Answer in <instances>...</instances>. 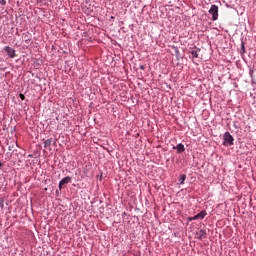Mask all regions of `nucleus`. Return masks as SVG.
<instances>
[{
    "mask_svg": "<svg viewBox=\"0 0 256 256\" xmlns=\"http://www.w3.org/2000/svg\"><path fill=\"white\" fill-rule=\"evenodd\" d=\"M233 141H235V139L231 133L225 132L223 145H225V147H231V145H233Z\"/></svg>",
    "mask_w": 256,
    "mask_h": 256,
    "instance_id": "obj_1",
    "label": "nucleus"
},
{
    "mask_svg": "<svg viewBox=\"0 0 256 256\" xmlns=\"http://www.w3.org/2000/svg\"><path fill=\"white\" fill-rule=\"evenodd\" d=\"M209 13L212 15V21H217V19H219V6L212 5Z\"/></svg>",
    "mask_w": 256,
    "mask_h": 256,
    "instance_id": "obj_2",
    "label": "nucleus"
},
{
    "mask_svg": "<svg viewBox=\"0 0 256 256\" xmlns=\"http://www.w3.org/2000/svg\"><path fill=\"white\" fill-rule=\"evenodd\" d=\"M5 51H6L7 55L10 56L11 59H15V57H16L15 49H13L9 46H6Z\"/></svg>",
    "mask_w": 256,
    "mask_h": 256,
    "instance_id": "obj_3",
    "label": "nucleus"
},
{
    "mask_svg": "<svg viewBox=\"0 0 256 256\" xmlns=\"http://www.w3.org/2000/svg\"><path fill=\"white\" fill-rule=\"evenodd\" d=\"M207 212L201 211L200 213L196 214L194 217L190 218V221H197V219H205Z\"/></svg>",
    "mask_w": 256,
    "mask_h": 256,
    "instance_id": "obj_4",
    "label": "nucleus"
},
{
    "mask_svg": "<svg viewBox=\"0 0 256 256\" xmlns=\"http://www.w3.org/2000/svg\"><path fill=\"white\" fill-rule=\"evenodd\" d=\"M71 181V177L67 176L65 178H63L60 182H59V189L61 191V189H63L64 185H68V183Z\"/></svg>",
    "mask_w": 256,
    "mask_h": 256,
    "instance_id": "obj_5",
    "label": "nucleus"
},
{
    "mask_svg": "<svg viewBox=\"0 0 256 256\" xmlns=\"http://www.w3.org/2000/svg\"><path fill=\"white\" fill-rule=\"evenodd\" d=\"M198 239H207V231L201 229L198 233Z\"/></svg>",
    "mask_w": 256,
    "mask_h": 256,
    "instance_id": "obj_6",
    "label": "nucleus"
},
{
    "mask_svg": "<svg viewBox=\"0 0 256 256\" xmlns=\"http://www.w3.org/2000/svg\"><path fill=\"white\" fill-rule=\"evenodd\" d=\"M173 149H176L177 153H183L185 151V145L179 143L176 147H173Z\"/></svg>",
    "mask_w": 256,
    "mask_h": 256,
    "instance_id": "obj_7",
    "label": "nucleus"
},
{
    "mask_svg": "<svg viewBox=\"0 0 256 256\" xmlns=\"http://www.w3.org/2000/svg\"><path fill=\"white\" fill-rule=\"evenodd\" d=\"M51 143H53V138H49L44 142V148L51 147Z\"/></svg>",
    "mask_w": 256,
    "mask_h": 256,
    "instance_id": "obj_8",
    "label": "nucleus"
},
{
    "mask_svg": "<svg viewBox=\"0 0 256 256\" xmlns=\"http://www.w3.org/2000/svg\"><path fill=\"white\" fill-rule=\"evenodd\" d=\"M187 179V175L182 174L179 178V183L180 185H183V183H185V180Z\"/></svg>",
    "mask_w": 256,
    "mask_h": 256,
    "instance_id": "obj_9",
    "label": "nucleus"
},
{
    "mask_svg": "<svg viewBox=\"0 0 256 256\" xmlns=\"http://www.w3.org/2000/svg\"><path fill=\"white\" fill-rule=\"evenodd\" d=\"M191 55H192V57H196V58L199 57V53L197 52V50H192Z\"/></svg>",
    "mask_w": 256,
    "mask_h": 256,
    "instance_id": "obj_10",
    "label": "nucleus"
},
{
    "mask_svg": "<svg viewBox=\"0 0 256 256\" xmlns=\"http://www.w3.org/2000/svg\"><path fill=\"white\" fill-rule=\"evenodd\" d=\"M0 5H7V1L6 0H0Z\"/></svg>",
    "mask_w": 256,
    "mask_h": 256,
    "instance_id": "obj_11",
    "label": "nucleus"
},
{
    "mask_svg": "<svg viewBox=\"0 0 256 256\" xmlns=\"http://www.w3.org/2000/svg\"><path fill=\"white\" fill-rule=\"evenodd\" d=\"M20 99H21L22 101H25V95L20 94Z\"/></svg>",
    "mask_w": 256,
    "mask_h": 256,
    "instance_id": "obj_12",
    "label": "nucleus"
},
{
    "mask_svg": "<svg viewBox=\"0 0 256 256\" xmlns=\"http://www.w3.org/2000/svg\"><path fill=\"white\" fill-rule=\"evenodd\" d=\"M242 51L245 53V44H242Z\"/></svg>",
    "mask_w": 256,
    "mask_h": 256,
    "instance_id": "obj_13",
    "label": "nucleus"
},
{
    "mask_svg": "<svg viewBox=\"0 0 256 256\" xmlns=\"http://www.w3.org/2000/svg\"><path fill=\"white\" fill-rule=\"evenodd\" d=\"M9 151H13V145L8 147Z\"/></svg>",
    "mask_w": 256,
    "mask_h": 256,
    "instance_id": "obj_14",
    "label": "nucleus"
},
{
    "mask_svg": "<svg viewBox=\"0 0 256 256\" xmlns=\"http://www.w3.org/2000/svg\"><path fill=\"white\" fill-rule=\"evenodd\" d=\"M3 167V163L0 161V168H2Z\"/></svg>",
    "mask_w": 256,
    "mask_h": 256,
    "instance_id": "obj_15",
    "label": "nucleus"
},
{
    "mask_svg": "<svg viewBox=\"0 0 256 256\" xmlns=\"http://www.w3.org/2000/svg\"><path fill=\"white\" fill-rule=\"evenodd\" d=\"M140 68H141L142 70H143V69H145V67H144V66H141Z\"/></svg>",
    "mask_w": 256,
    "mask_h": 256,
    "instance_id": "obj_16",
    "label": "nucleus"
}]
</instances>
